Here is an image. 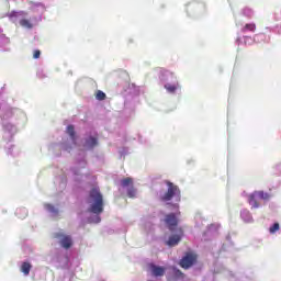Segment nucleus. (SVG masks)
<instances>
[{"mask_svg": "<svg viewBox=\"0 0 281 281\" xmlns=\"http://www.w3.org/2000/svg\"><path fill=\"white\" fill-rule=\"evenodd\" d=\"M90 201L92 204L90 205L89 212L92 214H102L104 212V199L100 189L93 188L90 191Z\"/></svg>", "mask_w": 281, "mask_h": 281, "instance_id": "nucleus-1", "label": "nucleus"}, {"mask_svg": "<svg viewBox=\"0 0 281 281\" xmlns=\"http://www.w3.org/2000/svg\"><path fill=\"white\" fill-rule=\"evenodd\" d=\"M256 32V23H247L240 29V33L236 38L237 45H251L254 38L249 35Z\"/></svg>", "mask_w": 281, "mask_h": 281, "instance_id": "nucleus-2", "label": "nucleus"}, {"mask_svg": "<svg viewBox=\"0 0 281 281\" xmlns=\"http://www.w3.org/2000/svg\"><path fill=\"white\" fill-rule=\"evenodd\" d=\"M269 199H271V195L268 192L255 191L248 194L247 202L251 210H258L262 207V201L267 202Z\"/></svg>", "mask_w": 281, "mask_h": 281, "instance_id": "nucleus-3", "label": "nucleus"}, {"mask_svg": "<svg viewBox=\"0 0 281 281\" xmlns=\"http://www.w3.org/2000/svg\"><path fill=\"white\" fill-rule=\"evenodd\" d=\"M55 238L60 239L59 243L64 249H71V246L74 245V239H71V236L57 233L55 234Z\"/></svg>", "mask_w": 281, "mask_h": 281, "instance_id": "nucleus-4", "label": "nucleus"}, {"mask_svg": "<svg viewBox=\"0 0 281 281\" xmlns=\"http://www.w3.org/2000/svg\"><path fill=\"white\" fill-rule=\"evenodd\" d=\"M196 262V255L189 252L180 260L182 269H190Z\"/></svg>", "mask_w": 281, "mask_h": 281, "instance_id": "nucleus-5", "label": "nucleus"}, {"mask_svg": "<svg viewBox=\"0 0 281 281\" xmlns=\"http://www.w3.org/2000/svg\"><path fill=\"white\" fill-rule=\"evenodd\" d=\"M218 224H211L206 232L203 235V239L204 240H211L212 238H214V236H216L217 232H218Z\"/></svg>", "mask_w": 281, "mask_h": 281, "instance_id": "nucleus-6", "label": "nucleus"}, {"mask_svg": "<svg viewBox=\"0 0 281 281\" xmlns=\"http://www.w3.org/2000/svg\"><path fill=\"white\" fill-rule=\"evenodd\" d=\"M165 222L170 232H175V229H177V215L168 214Z\"/></svg>", "mask_w": 281, "mask_h": 281, "instance_id": "nucleus-7", "label": "nucleus"}, {"mask_svg": "<svg viewBox=\"0 0 281 281\" xmlns=\"http://www.w3.org/2000/svg\"><path fill=\"white\" fill-rule=\"evenodd\" d=\"M168 191L160 198L161 201H171L172 196H175V186L168 182Z\"/></svg>", "mask_w": 281, "mask_h": 281, "instance_id": "nucleus-8", "label": "nucleus"}, {"mask_svg": "<svg viewBox=\"0 0 281 281\" xmlns=\"http://www.w3.org/2000/svg\"><path fill=\"white\" fill-rule=\"evenodd\" d=\"M240 218L244 223H254V215H251V212L247 209L240 211Z\"/></svg>", "mask_w": 281, "mask_h": 281, "instance_id": "nucleus-9", "label": "nucleus"}, {"mask_svg": "<svg viewBox=\"0 0 281 281\" xmlns=\"http://www.w3.org/2000/svg\"><path fill=\"white\" fill-rule=\"evenodd\" d=\"M151 272L155 278H161L166 273V268L151 265Z\"/></svg>", "mask_w": 281, "mask_h": 281, "instance_id": "nucleus-10", "label": "nucleus"}, {"mask_svg": "<svg viewBox=\"0 0 281 281\" xmlns=\"http://www.w3.org/2000/svg\"><path fill=\"white\" fill-rule=\"evenodd\" d=\"M21 271L24 276H30V271H32V265L30 262H23L21 266Z\"/></svg>", "mask_w": 281, "mask_h": 281, "instance_id": "nucleus-11", "label": "nucleus"}, {"mask_svg": "<svg viewBox=\"0 0 281 281\" xmlns=\"http://www.w3.org/2000/svg\"><path fill=\"white\" fill-rule=\"evenodd\" d=\"M255 43H267V35H265V33H259L257 35L254 36V40H252Z\"/></svg>", "mask_w": 281, "mask_h": 281, "instance_id": "nucleus-12", "label": "nucleus"}, {"mask_svg": "<svg viewBox=\"0 0 281 281\" xmlns=\"http://www.w3.org/2000/svg\"><path fill=\"white\" fill-rule=\"evenodd\" d=\"M186 233V226H177V243H180L181 238H183V234Z\"/></svg>", "mask_w": 281, "mask_h": 281, "instance_id": "nucleus-13", "label": "nucleus"}, {"mask_svg": "<svg viewBox=\"0 0 281 281\" xmlns=\"http://www.w3.org/2000/svg\"><path fill=\"white\" fill-rule=\"evenodd\" d=\"M121 186L122 188H132L133 187V178H124L123 180H121Z\"/></svg>", "mask_w": 281, "mask_h": 281, "instance_id": "nucleus-14", "label": "nucleus"}, {"mask_svg": "<svg viewBox=\"0 0 281 281\" xmlns=\"http://www.w3.org/2000/svg\"><path fill=\"white\" fill-rule=\"evenodd\" d=\"M195 221V227H203V222L205 221L203 218V215H201V213H198L194 217Z\"/></svg>", "mask_w": 281, "mask_h": 281, "instance_id": "nucleus-15", "label": "nucleus"}, {"mask_svg": "<svg viewBox=\"0 0 281 281\" xmlns=\"http://www.w3.org/2000/svg\"><path fill=\"white\" fill-rule=\"evenodd\" d=\"M67 133H68L69 137H71L72 142H76V130H75L74 125L67 126Z\"/></svg>", "mask_w": 281, "mask_h": 281, "instance_id": "nucleus-16", "label": "nucleus"}, {"mask_svg": "<svg viewBox=\"0 0 281 281\" xmlns=\"http://www.w3.org/2000/svg\"><path fill=\"white\" fill-rule=\"evenodd\" d=\"M98 144V138L95 137H89L87 140H86V145L88 146V148H94V146Z\"/></svg>", "mask_w": 281, "mask_h": 281, "instance_id": "nucleus-17", "label": "nucleus"}, {"mask_svg": "<svg viewBox=\"0 0 281 281\" xmlns=\"http://www.w3.org/2000/svg\"><path fill=\"white\" fill-rule=\"evenodd\" d=\"M166 245H168V247H175V245H177V234H173L171 237H169V239L166 241Z\"/></svg>", "mask_w": 281, "mask_h": 281, "instance_id": "nucleus-18", "label": "nucleus"}, {"mask_svg": "<svg viewBox=\"0 0 281 281\" xmlns=\"http://www.w3.org/2000/svg\"><path fill=\"white\" fill-rule=\"evenodd\" d=\"M241 14L248 19H251V16H254V10L246 7L243 9Z\"/></svg>", "mask_w": 281, "mask_h": 281, "instance_id": "nucleus-19", "label": "nucleus"}, {"mask_svg": "<svg viewBox=\"0 0 281 281\" xmlns=\"http://www.w3.org/2000/svg\"><path fill=\"white\" fill-rule=\"evenodd\" d=\"M20 25L22 27H26L27 30H32V22H30L27 19L20 20Z\"/></svg>", "mask_w": 281, "mask_h": 281, "instance_id": "nucleus-20", "label": "nucleus"}, {"mask_svg": "<svg viewBox=\"0 0 281 281\" xmlns=\"http://www.w3.org/2000/svg\"><path fill=\"white\" fill-rule=\"evenodd\" d=\"M137 194V190H135V187H130L127 189V196H130V199H135V195Z\"/></svg>", "mask_w": 281, "mask_h": 281, "instance_id": "nucleus-21", "label": "nucleus"}, {"mask_svg": "<svg viewBox=\"0 0 281 281\" xmlns=\"http://www.w3.org/2000/svg\"><path fill=\"white\" fill-rule=\"evenodd\" d=\"M97 100H106V93L102 92V90H98L95 94Z\"/></svg>", "mask_w": 281, "mask_h": 281, "instance_id": "nucleus-22", "label": "nucleus"}, {"mask_svg": "<svg viewBox=\"0 0 281 281\" xmlns=\"http://www.w3.org/2000/svg\"><path fill=\"white\" fill-rule=\"evenodd\" d=\"M280 231V224L274 223L272 226L269 227L270 234H276V232Z\"/></svg>", "mask_w": 281, "mask_h": 281, "instance_id": "nucleus-23", "label": "nucleus"}, {"mask_svg": "<svg viewBox=\"0 0 281 281\" xmlns=\"http://www.w3.org/2000/svg\"><path fill=\"white\" fill-rule=\"evenodd\" d=\"M186 274H183V272H181V270H177V281H186Z\"/></svg>", "mask_w": 281, "mask_h": 281, "instance_id": "nucleus-24", "label": "nucleus"}, {"mask_svg": "<svg viewBox=\"0 0 281 281\" xmlns=\"http://www.w3.org/2000/svg\"><path fill=\"white\" fill-rule=\"evenodd\" d=\"M165 89H167V91L169 93H175V91H177V87L172 86V85H166Z\"/></svg>", "mask_w": 281, "mask_h": 281, "instance_id": "nucleus-25", "label": "nucleus"}, {"mask_svg": "<svg viewBox=\"0 0 281 281\" xmlns=\"http://www.w3.org/2000/svg\"><path fill=\"white\" fill-rule=\"evenodd\" d=\"M33 58H35V59L41 58V52H40L38 49H35V50L33 52Z\"/></svg>", "mask_w": 281, "mask_h": 281, "instance_id": "nucleus-26", "label": "nucleus"}, {"mask_svg": "<svg viewBox=\"0 0 281 281\" xmlns=\"http://www.w3.org/2000/svg\"><path fill=\"white\" fill-rule=\"evenodd\" d=\"M45 207H46V210H48L49 212H54V205H52V204H46Z\"/></svg>", "mask_w": 281, "mask_h": 281, "instance_id": "nucleus-27", "label": "nucleus"}, {"mask_svg": "<svg viewBox=\"0 0 281 281\" xmlns=\"http://www.w3.org/2000/svg\"><path fill=\"white\" fill-rule=\"evenodd\" d=\"M274 19L276 21H280V18H278V15L274 13Z\"/></svg>", "mask_w": 281, "mask_h": 281, "instance_id": "nucleus-28", "label": "nucleus"}, {"mask_svg": "<svg viewBox=\"0 0 281 281\" xmlns=\"http://www.w3.org/2000/svg\"><path fill=\"white\" fill-rule=\"evenodd\" d=\"M97 223H100V216H97Z\"/></svg>", "mask_w": 281, "mask_h": 281, "instance_id": "nucleus-29", "label": "nucleus"}, {"mask_svg": "<svg viewBox=\"0 0 281 281\" xmlns=\"http://www.w3.org/2000/svg\"><path fill=\"white\" fill-rule=\"evenodd\" d=\"M179 214H181V212L178 211V212H177V216H179Z\"/></svg>", "mask_w": 281, "mask_h": 281, "instance_id": "nucleus-30", "label": "nucleus"}, {"mask_svg": "<svg viewBox=\"0 0 281 281\" xmlns=\"http://www.w3.org/2000/svg\"><path fill=\"white\" fill-rule=\"evenodd\" d=\"M177 223H178V225H179V218L177 220Z\"/></svg>", "mask_w": 281, "mask_h": 281, "instance_id": "nucleus-31", "label": "nucleus"}, {"mask_svg": "<svg viewBox=\"0 0 281 281\" xmlns=\"http://www.w3.org/2000/svg\"><path fill=\"white\" fill-rule=\"evenodd\" d=\"M178 198H179V191H178Z\"/></svg>", "mask_w": 281, "mask_h": 281, "instance_id": "nucleus-32", "label": "nucleus"}]
</instances>
